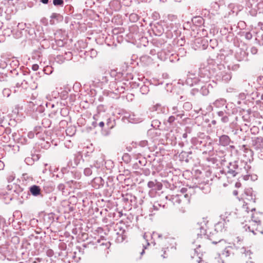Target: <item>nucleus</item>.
<instances>
[{
    "label": "nucleus",
    "mask_w": 263,
    "mask_h": 263,
    "mask_svg": "<svg viewBox=\"0 0 263 263\" xmlns=\"http://www.w3.org/2000/svg\"><path fill=\"white\" fill-rule=\"evenodd\" d=\"M208 220L205 218H203L198 222V229H200V234H205L208 229Z\"/></svg>",
    "instance_id": "obj_3"
},
{
    "label": "nucleus",
    "mask_w": 263,
    "mask_h": 263,
    "mask_svg": "<svg viewBox=\"0 0 263 263\" xmlns=\"http://www.w3.org/2000/svg\"><path fill=\"white\" fill-rule=\"evenodd\" d=\"M39 66L37 64H33L32 66V69L34 71H36L39 69Z\"/></svg>",
    "instance_id": "obj_10"
},
{
    "label": "nucleus",
    "mask_w": 263,
    "mask_h": 263,
    "mask_svg": "<svg viewBox=\"0 0 263 263\" xmlns=\"http://www.w3.org/2000/svg\"><path fill=\"white\" fill-rule=\"evenodd\" d=\"M41 2L45 4H47L48 3V0H41Z\"/></svg>",
    "instance_id": "obj_15"
},
{
    "label": "nucleus",
    "mask_w": 263,
    "mask_h": 263,
    "mask_svg": "<svg viewBox=\"0 0 263 263\" xmlns=\"http://www.w3.org/2000/svg\"><path fill=\"white\" fill-rule=\"evenodd\" d=\"M215 230L217 232H221L224 229L223 223L221 222H219L215 226Z\"/></svg>",
    "instance_id": "obj_6"
},
{
    "label": "nucleus",
    "mask_w": 263,
    "mask_h": 263,
    "mask_svg": "<svg viewBox=\"0 0 263 263\" xmlns=\"http://www.w3.org/2000/svg\"><path fill=\"white\" fill-rule=\"evenodd\" d=\"M99 125L101 127H103L104 126V123L103 122H100L99 124Z\"/></svg>",
    "instance_id": "obj_14"
},
{
    "label": "nucleus",
    "mask_w": 263,
    "mask_h": 263,
    "mask_svg": "<svg viewBox=\"0 0 263 263\" xmlns=\"http://www.w3.org/2000/svg\"><path fill=\"white\" fill-rule=\"evenodd\" d=\"M147 185L149 188H153L155 185V183L154 181H149L147 183Z\"/></svg>",
    "instance_id": "obj_9"
},
{
    "label": "nucleus",
    "mask_w": 263,
    "mask_h": 263,
    "mask_svg": "<svg viewBox=\"0 0 263 263\" xmlns=\"http://www.w3.org/2000/svg\"><path fill=\"white\" fill-rule=\"evenodd\" d=\"M187 191L186 189L185 188H182L181 190H180V192L182 193V194H184L186 191Z\"/></svg>",
    "instance_id": "obj_13"
},
{
    "label": "nucleus",
    "mask_w": 263,
    "mask_h": 263,
    "mask_svg": "<svg viewBox=\"0 0 263 263\" xmlns=\"http://www.w3.org/2000/svg\"><path fill=\"white\" fill-rule=\"evenodd\" d=\"M261 99L262 100H263V94H262V95H261Z\"/></svg>",
    "instance_id": "obj_18"
},
{
    "label": "nucleus",
    "mask_w": 263,
    "mask_h": 263,
    "mask_svg": "<svg viewBox=\"0 0 263 263\" xmlns=\"http://www.w3.org/2000/svg\"><path fill=\"white\" fill-rule=\"evenodd\" d=\"M0 163H1V161H0Z\"/></svg>",
    "instance_id": "obj_21"
},
{
    "label": "nucleus",
    "mask_w": 263,
    "mask_h": 263,
    "mask_svg": "<svg viewBox=\"0 0 263 263\" xmlns=\"http://www.w3.org/2000/svg\"><path fill=\"white\" fill-rule=\"evenodd\" d=\"M236 218V214L233 212L227 211L221 215V218L225 223L232 222L234 221Z\"/></svg>",
    "instance_id": "obj_2"
},
{
    "label": "nucleus",
    "mask_w": 263,
    "mask_h": 263,
    "mask_svg": "<svg viewBox=\"0 0 263 263\" xmlns=\"http://www.w3.org/2000/svg\"><path fill=\"white\" fill-rule=\"evenodd\" d=\"M53 4L55 6H62L64 2L63 0H53Z\"/></svg>",
    "instance_id": "obj_7"
},
{
    "label": "nucleus",
    "mask_w": 263,
    "mask_h": 263,
    "mask_svg": "<svg viewBox=\"0 0 263 263\" xmlns=\"http://www.w3.org/2000/svg\"><path fill=\"white\" fill-rule=\"evenodd\" d=\"M161 256H162L163 258H167V255L166 256V251H164V252H163V254H161Z\"/></svg>",
    "instance_id": "obj_12"
},
{
    "label": "nucleus",
    "mask_w": 263,
    "mask_h": 263,
    "mask_svg": "<svg viewBox=\"0 0 263 263\" xmlns=\"http://www.w3.org/2000/svg\"><path fill=\"white\" fill-rule=\"evenodd\" d=\"M15 178L14 174L11 173L8 176L7 180L9 182H12Z\"/></svg>",
    "instance_id": "obj_8"
},
{
    "label": "nucleus",
    "mask_w": 263,
    "mask_h": 263,
    "mask_svg": "<svg viewBox=\"0 0 263 263\" xmlns=\"http://www.w3.org/2000/svg\"><path fill=\"white\" fill-rule=\"evenodd\" d=\"M184 197H188V195L187 194H184Z\"/></svg>",
    "instance_id": "obj_17"
},
{
    "label": "nucleus",
    "mask_w": 263,
    "mask_h": 263,
    "mask_svg": "<svg viewBox=\"0 0 263 263\" xmlns=\"http://www.w3.org/2000/svg\"><path fill=\"white\" fill-rule=\"evenodd\" d=\"M175 119V118L174 116H171L169 117V118L168 119V121L170 123H172L174 121Z\"/></svg>",
    "instance_id": "obj_11"
},
{
    "label": "nucleus",
    "mask_w": 263,
    "mask_h": 263,
    "mask_svg": "<svg viewBox=\"0 0 263 263\" xmlns=\"http://www.w3.org/2000/svg\"><path fill=\"white\" fill-rule=\"evenodd\" d=\"M258 213L254 211L252 213L251 220L249 221L248 224L246 225L249 231L255 235L263 233V225L258 218Z\"/></svg>",
    "instance_id": "obj_1"
},
{
    "label": "nucleus",
    "mask_w": 263,
    "mask_h": 263,
    "mask_svg": "<svg viewBox=\"0 0 263 263\" xmlns=\"http://www.w3.org/2000/svg\"><path fill=\"white\" fill-rule=\"evenodd\" d=\"M30 192L33 195L37 196L41 193V189L39 186L33 185L30 187Z\"/></svg>",
    "instance_id": "obj_5"
},
{
    "label": "nucleus",
    "mask_w": 263,
    "mask_h": 263,
    "mask_svg": "<svg viewBox=\"0 0 263 263\" xmlns=\"http://www.w3.org/2000/svg\"><path fill=\"white\" fill-rule=\"evenodd\" d=\"M144 252V250L143 249V250H142V252H141V254H143Z\"/></svg>",
    "instance_id": "obj_20"
},
{
    "label": "nucleus",
    "mask_w": 263,
    "mask_h": 263,
    "mask_svg": "<svg viewBox=\"0 0 263 263\" xmlns=\"http://www.w3.org/2000/svg\"><path fill=\"white\" fill-rule=\"evenodd\" d=\"M135 16H136V15H134V14H132V15H130V17Z\"/></svg>",
    "instance_id": "obj_19"
},
{
    "label": "nucleus",
    "mask_w": 263,
    "mask_h": 263,
    "mask_svg": "<svg viewBox=\"0 0 263 263\" xmlns=\"http://www.w3.org/2000/svg\"><path fill=\"white\" fill-rule=\"evenodd\" d=\"M58 16V14L57 13H52L51 15V18H55Z\"/></svg>",
    "instance_id": "obj_16"
},
{
    "label": "nucleus",
    "mask_w": 263,
    "mask_h": 263,
    "mask_svg": "<svg viewBox=\"0 0 263 263\" xmlns=\"http://www.w3.org/2000/svg\"><path fill=\"white\" fill-rule=\"evenodd\" d=\"M219 143L223 146L228 145L230 143V138L227 135H222L219 138Z\"/></svg>",
    "instance_id": "obj_4"
}]
</instances>
